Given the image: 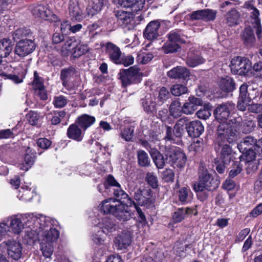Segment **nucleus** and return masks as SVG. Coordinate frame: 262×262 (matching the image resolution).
<instances>
[{"label":"nucleus","instance_id":"nucleus-23","mask_svg":"<svg viewBox=\"0 0 262 262\" xmlns=\"http://www.w3.org/2000/svg\"><path fill=\"white\" fill-rule=\"evenodd\" d=\"M67 135L69 139L78 142L82 141L83 137L81 129L76 123L72 124L69 126Z\"/></svg>","mask_w":262,"mask_h":262},{"label":"nucleus","instance_id":"nucleus-7","mask_svg":"<svg viewBox=\"0 0 262 262\" xmlns=\"http://www.w3.org/2000/svg\"><path fill=\"white\" fill-rule=\"evenodd\" d=\"M119 76L122 84L124 86L134 83L139 82L142 78V74L140 72V69L136 66L121 71L119 73Z\"/></svg>","mask_w":262,"mask_h":262},{"label":"nucleus","instance_id":"nucleus-2","mask_svg":"<svg viewBox=\"0 0 262 262\" xmlns=\"http://www.w3.org/2000/svg\"><path fill=\"white\" fill-rule=\"evenodd\" d=\"M119 200L109 198L104 200L100 206L101 210L105 213H112L118 220L125 222L129 220L132 213L128 207Z\"/></svg>","mask_w":262,"mask_h":262},{"label":"nucleus","instance_id":"nucleus-9","mask_svg":"<svg viewBox=\"0 0 262 262\" xmlns=\"http://www.w3.org/2000/svg\"><path fill=\"white\" fill-rule=\"evenodd\" d=\"M36 48V45L31 39H22L16 45L14 52L20 57H24L32 53Z\"/></svg>","mask_w":262,"mask_h":262},{"label":"nucleus","instance_id":"nucleus-30","mask_svg":"<svg viewBox=\"0 0 262 262\" xmlns=\"http://www.w3.org/2000/svg\"><path fill=\"white\" fill-rule=\"evenodd\" d=\"M220 88L224 91L230 92L233 91L235 88V82L231 77L226 76L222 77L219 82Z\"/></svg>","mask_w":262,"mask_h":262},{"label":"nucleus","instance_id":"nucleus-46","mask_svg":"<svg viewBox=\"0 0 262 262\" xmlns=\"http://www.w3.org/2000/svg\"><path fill=\"white\" fill-rule=\"evenodd\" d=\"M114 190V195L118 198V199H127V204L129 205V206H131L132 205V203L134 204V201L132 200V199L129 197L126 192L123 190L121 186L116 187Z\"/></svg>","mask_w":262,"mask_h":262},{"label":"nucleus","instance_id":"nucleus-17","mask_svg":"<svg viewBox=\"0 0 262 262\" xmlns=\"http://www.w3.org/2000/svg\"><path fill=\"white\" fill-rule=\"evenodd\" d=\"M132 243V237L129 232H123L118 234L114 241L115 246L118 250L127 248Z\"/></svg>","mask_w":262,"mask_h":262},{"label":"nucleus","instance_id":"nucleus-31","mask_svg":"<svg viewBox=\"0 0 262 262\" xmlns=\"http://www.w3.org/2000/svg\"><path fill=\"white\" fill-rule=\"evenodd\" d=\"M149 152L156 167L158 169L164 167L165 162L163 156L155 148H150Z\"/></svg>","mask_w":262,"mask_h":262},{"label":"nucleus","instance_id":"nucleus-53","mask_svg":"<svg viewBox=\"0 0 262 262\" xmlns=\"http://www.w3.org/2000/svg\"><path fill=\"white\" fill-rule=\"evenodd\" d=\"M180 48L179 44L169 41L165 43L162 47V50L165 53H170L177 52Z\"/></svg>","mask_w":262,"mask_h":262},{"label":"nucleus","instance_id":"nucleus-49","mask_svg":"<svg viewBox=\"0 0 262 262\" xmlns=\"http://www.w3.org/2000/svg\"><path fill=\"white\" fill-rule=\"evenodd\" d=\"M170 91L171 94L173 96H180L187 93L188 89L186 86L183 84H176L171 87Z\"/></svg>","mask_w":262,"mask_h":262},{"label":"nucleus","instance_id":"nucleus-25","mask_svg":"<svg viewBox=\"0 0 262 262\" xmlns=\"http://www.w3.org/2000/svg\"><path fill=\"white\" fill-rule=\"evenodd\" d=\"M98 227L101 229L100 231L105 235L113 232L116 229V226L114 221L107 217L102 219L98 224Z\"/></svg>","mask_w":262,"mask_h":262},{"label":"nucleus","instance_id":"nucleus-4","mask_svg":"<svg viewBox=\"0 0 262 262\" xmlns=\"http://www.w3.org/2000/svg\"><path fill=\"white\" fill-rule=\"evenodd\" d=\"M243 8L246 10L249 15V23L252 26L253 29L255 30L258 39H261L262 27L260 12L255 6V2L252 0L246 2L244 4Z\"/></svg>","mask_w":262,"mask_h":262},{"label":"nucleus","instance_id":"nucleus-16","mask_svg":"<svg viewBox=\"0 0 262 262\" xmlns=\"http://www.w3.org/2000/svg\"><path fill=\"white\" fill-rule=\"evenodd\" d=\"M105 53L110 59L116 64L121 63V52L119 47L111 42H107L105 45Z\"/></svg>","mask_w":262,"mask_h":262},{"label":"nucleus","instance_id":"nucleus-56","mask_svg":"<svg viewBox=\"0 0 262 262\" xmlns=\"http://www.w3.org/2000/svg\"><path fill=\"white\" fill-rule=\"evenodd\" d=\"M66 114L67 113L64 111L55 112L54 116L51 120L52 124L57 125L60 123L62 119L66 117Z\"/></svg>","mask_w":262,"mask_h":262},{"label":"nucleus","instance_id":"nucleus-5","mask_svg":"<svg viewBox=\"0 0 262 262\" xmlns=\"http://www.w3.org/2000/svg\"><path fill=\"white\" fill-rule=\"evenodd\" d=\"M199 174V181L193 186L196 192H201L205 190L210 191L216 187L212 176L203 165L200 166Z\"/></svg>","mask_w":262,"mask_h":262},{"label":"nucleus","instance_id":"nucleus-54","mask_svg":"<svg viewBox=\"0 0 262 262\" xmlns=\"http://www.w3.org/2000/svg\"><path fill=\"white\" fill-rule=\"evenodd\" d=\"M67 99L62 95L55 96L53 101V104L56 108L63 107L67 105Z\"/></svg>","mask_w":262,"mask_h":262},{"label":"nucleus","instance_id":"nucleus-34","mask_svg":"<svg viewBox=\"0 0 262 262\" xmlns=\"http://www.w3.org/2000/svg\"><path fill=\"white\" fill-rule=\"evenodd\" d=\"M12 50V42L10 39L4 38L0 41V57L1 58L7 57Z\"/></svg>","mask_w":262,"mask_h":262},{"label":"nucleus","instance_id":"nucleus-59","mask_svg":"<svg viewBox=\"0 0 262 262\" xmlns=\"http://www.w3.org/2000/svg\"><path fill=\"white\" fill-rule=\"evenodd\" d=\"M35 154L34 151L30 147H28L26 150V154L25 156V162L26 164L31 165L34 162Z\"/></svg>","mask_w":262,"mask_h":262},{"label":"nucleus","instance_id":"nucleus-52","mask_svg":"<svg viewBox=\"0 0 262 262\" xmlns=\"http://www.w3.org/2000/svg\"><path fill=\"white\" fill-rule=\"evenodd\" d=\"M76 45V41L71 39L67 40L61 48V54L63 56H67L71 54L72 48Z\"/></svg>","mask_w":262,"mask_h":262},{"label":"nucleus","instance_id":"nucleus-45","mask_svg":"<svg viewBox=\"0 0 262 262\" xmlns=\"http://www.w3.org/2000/svg\"><path fill=\"white\" fill-rule=\"evenodd\" d=\"M192 198V192L190 189L187 187L181 188L179 191V198L181 202L187 203Z\"/></svg>","mask_w":262,"mask_h":262},{"label":"nucleus","instance_id":"nucleus-19","mask_svg":"<svg viewBox=\"0 0 262 262\" xmlns=\"http://www.w3.org/2000/svg\"><path fill=\"white\" fill-rule=\"evenodd\" d=\"M202 100L194 96L189 97L188 100L182 106V112L186 115H191L197 109L199 105H202Z\"/></svg>","mask_w":262,"mask_h":262},{"label":"nucleus","instance_id":"nucleus-24","mask_svg":"<svg viewBox=\"0 0 262 262\" xmlns=\"http://www.w3.org/2000/svg\"><path fill=\"white\" fill-rule=\"evenodd\" d=\"M252 28L253 27L251 25L246 26L242 34V38L244 43L248 47L253 46L255 40V37Z\"/></svg>","mask_w":262,"mask_h":262},{"label":"nucleus","instance_id":"nucleus-35","mask_svg":"<svg viewBox=\"0 0 262 262\" xmlns=\"http://www.w3.org/2000/svg\"><path fill=\"white\" fill-rule=\"evenodd\" d=\"M88 51L89 48L86 44L81 42L77 43L76 42V45H74V47L72 48L71 55L74 58H79L86 53Z\"/></svg>","mask_w":262,"mask_h":262},{"label":"nucleus","instance_id":"nucleus-64","mask_svg":"<svg viewBox=\"0 0 262 262\" xmlns=\"http://www.w3.org/2000/svg\"><path fill=\"white\" fill-rule=\"evenodd\" d=\"M29 123L32 125L37 124L39 118V115L35 112H30L27 115Z\"/></svg>","mask_w":262,"mask_h":262},{"label":"nucleus","instance_id":"nucleus-22","mask_svg":"<svg viewBox=\"0 0 262 262\" xmlns=\"http://www.w3.org/2000/svg\"><path fill=\"white\" fill-rule=\"evenodd\" d=\"M189 71L184 67L178 66L167 72V75L173 79H186L189 76Z\"/></svg>","mask_w":262,"mask_h":262},{"label":"nucleus","instance_id":"nucleus-20","mask_svg":"<svg viewBox=\"0 0 262 262\" xmlns=\"http://www.w3.org/2000/svg\"><path fill=\"white\" fill-rule=\"evenodd\" d=\"M160 26L158 21H152L150 22L144 32L145 37L148 40H153L159 36L158 30Z\"/></svg>","mask_w":262,"mask_h":262},{"label":"nucleus","instance_id":"nucleus-13","mask_svg":"<svg viewBox=\"0 0 262 262\" xmlns=\"http://www.w3.org/2000/svg\"><path fill=\"white\" fill-rule=\"evenodd\" d=\"M252 99L248 94V85L243 83L239 88V96L237 105L239 110L244 111L249 107Z\"/></svg>","mask_w":262,"mask_h":262},{"label":"nucleus","instance_id":"nucleus-57","mask_svg":"<svg viewBox=\"0 0 262 262\" xmlns=\"http://www.w3.org/2000/svg\"><path fill=\"white\" fill-rule=\"evenodd\" d=\"M242 171V165L239 162H233L231 169L230 170L229 176L233 178Z\"/></svg>","mask_w":262,"mask_h":262},{"label":"nucleus","instance_id":"nucleus-37","mask_svg":"<svg viewBox=\"0 0 262 262\" xmlns=\"http://www.w3.org/2000/svg\"><path fill=\"white\" fill-rule=\"evenodd\" d=\"M220 156L223 163H228L231 160L233 157L231 147L227 144L221 146Z\"/></svg>","mask_w":262,"mask_h":262},{"label":"nucleus","instance_id":"nucleus-18","mask_svg":"<svg viewBox=\"0 0 262 262\" xmlns=\"http://www.w3.org/2000/svg\"><path fill=\"white\" fill-rule=\"evenodd\" d=\"M69 10L70 16L72 20L80 21L85 17L84 14L76 0L70 1Z\"/></svg>","mask_w":262,"mask_h":262},{"label":"nucleus","instance_id":"nucleus-58","mask_svg":"<svg viewBox=\"0 0 262 262\" xmlns=\"http://www.w3.org/2000/svg\"><path fill=\"white\" fill-rule=\"evenodd\" d=\"M203 15L204 20H213L216 17V11L209 9H203Z\"/></svg>","mask_w":262,"mask_h":262},{"label":"nucleus","instance_id":"nucleus-50","mask_svg":"<svg viewBox=\"0 0 262 262\" xmlns=\"http://www.w3.org/2000/svg\"><path fill=\"white\" fill-rule=\"evenodd\" d=\"M189 245L187 244H183L181 241L177 242L174 246V251L176 254L180 257L185 256V251L186 248L188 247Z\"/></svg>","mask_w":262,"mask_h":262},{"label":"nucleus","instance_id":"nucleus-62","mask_svg":"<svg viewBox=\"0 0 262 262\" xmlns=\"http://www.w3.org/2000/svg\"><path fill=\"white\" fill-rule=\"evenodd\" d=\"M258 165V162L257 160L245 161L246 170L248 173L256 171Z\"/></svg>","mask_w":262,"mask_h":262},{"label":"nucleus","instance_id":"nucleus-39","mask_svg":"<svg viewBox=\"0 0 262 262\" xmlns=\"http://www.w3.org/2000/svg\"><path fill=\"white\" fill-rule=\"evenodd\" d=\"M102 7V3L99 0L95 2L91 1L86 7V11L89 16H93L97 14Z\"/></svg>","mask_w":262,"mask_h":262},{"label":"nucleus","instance_id":"nucleus-48","mask_svg":"<svg viewBox=\"0 0 262 262\" xmlns=\"http://www.w3.org/2000/svg\"><path fill=\"white\" fill-rule=\"evenodd\" d=\"M75 72V69L73 67L63 69L60 72V78L63 82L67 81L74 76Z\"/></svg>","mask_w":262,"mask_h":262},{"label":"nucleus","instance_id":"nucleus-63","mask_svg":"<svg viewBox=\"0 0 262 262\" xmlns=\"http://www.w3.org/2000/svg\"><path fill=\"white\" fill-rule=\"evenodd\" d=\"M34 79L33 81V84L36 91L44 88L42 79L38 76L37 72H34Z\"/></svg>","mask_w":262,"mask_h":262},{"label":"nucleus","instance_id":"nucleus-10","mask_svg":"<svg viewBox=\"0 0 262 262\" xmlns=\"http://www.w3.org/2000/svg\"><path fill=\"white\" fill-rule=\"evenodd\" d=\"M234 108L235 105L231 102L220 104L214 111L215 119L219 122L228 123L227 119Z\"/></svg>","mask_w":262,"mask_h":262},{"label":"nucleus","instance_id":"nucleus-38","mask_svg":"<svg viewBox=\"0 0 262 262\" xmlns=\"http://www.w3.org/2000/svg\"><path fill=\"white\" fill-rule=\"evenodd\" d=\"M192 210L188 208H179L172 215V220L174 223L181 222L186 216L191 213Z\"/></svg>","mask_w":262,"mask_h":262},{"label":"nucleus","instance_id":"nucleus-47","mask_svg":"<svg viewBox=\"0 0 262 262\" xmlns=\"http://www.w3.org/2000/svg\"><path fill=\"white\" fill-rule=\"evenodd\" d=\"M168 40L173 42L174 43H182L184 41V39L180 31L174 30L170 31L167 35Z\"/></svg>","mask_w":262,"mask_h":262},{"label":"nucleus","instance_id":"nucleus-11","mask_svg":"<svg viewBox=\"0 0 262 262\" xmlns=\"http://www.w3.org/2000/svg\"><path fill=\"white\" fill-rule=\"evenodd\" d=\"M1 245L7 247L8 255L13 259L18 260L21 257L23 248L19 242L14 239H9L2 243Z\"/></svg>","mask_w":262,"mask_h":262},{"label":"nucleus","instance_id":"nucleus-43","mask_svg":"<svg viewBox=\"0 0 262 262\" xmlns=\"http://www.w3.org/2000/svg\"><path fill=\"white\" fill-rule=\"evenodd\" d=\"M30 33V30L25 27H20L15 29L12 33L13 39L14 41L22 40L23 38L27 37Z\"/></svg>","mask_w":262,"mask_h":262},{"label":"nucleus","instance_id":"nucleus-51","mask_svg":"<svg viewBox=\"0 0 262 262\" xmlns=\"http://www.w3.org/2000/svg\"><path fill=\"white\" fill-rule=\"evenodd\" d=\"M142 190L138 189L134 193V199L138 205L144 206L149 202V198L144 196L142 194Z\"/></svg>","mask_w":262,"mask_h":262},{"label":"nucleus","instance_id":"nucleus-1","mask_svg":"<svg viewBox=\"0 0 262 262\" xmlns=\"http://www.w3.org/2000/svg\"><path fill=\"white\" fill-rule=\"evenodd\" d=\"M36 224L39 225L40 250L45 258H50L53 252V244L59 236V231L53 228H49L50 222L44 216L37 219Z\"/></svg>","mask_w":262,"mask_h":262},{"label":"nucleus","instance_id":"nucleus-33","mask_svg":"<svg viewBox=\"0 0 262 262\" xmlns=\"http://www.w3.org/2000/svg\"><path fill=\"white\" fill-rule=\"evenodd\" d=\"M188 119L187 117L180 118L174 126L173 132L176 137H181L185 133V128L186 126Z\"/></svg>","mask_w":262,"mask_h":262},{"label":"nucleus","instance_id":"nucleus-41","mask_svg":"<svg viewBox=\"0 0 262 262\" xmlns=\"http://www.w3.org/2000/svg\"><path fill=\"white\" fill-rule=\"evenodd\" d=\"M134 133V126L128 125L121 130L119 137L126 141L132 140Z\"/></svg>","mask_w":262,"mask_h":262},{"label":"nucleus","instance_id":"nucleus-27","mask_svg":"<svg viewBox=\"0 0 262 262\" xmlns=\"http://www.w3.org/2000/svg\"><path fill=\"white\" fill-rule=\"evenodd\" d=\"M95 122V118L88 114H83L79 116L76 121L77 123L84 130L90 127Z\"/></svg>","mask_w":262,"mask_h":262},{"label":"nucleus","instance_id":"nucleus-14","mask_svg":"<svg viewBox=\"0 0 262 262\" xmlns=\"http://www.w3.org/2000/svg\"><path fill=\"white\" fill-rule=\"evenodd\" d=\"M7 222L9 232L15 234H19L24 228V224L18 215H12L8 217Z\"/></svg>","mask_w":262,"mask_h":262},{"label":"nucleus","instance_id":"nucleus-12","mask_svg":"<svg viewBox=\"0 0 262 262\" xmlns=\"http://www.w3.org/2000/svg\"><path fill=\"white\" fill-rule=\"evenodd\" d=\"M31 12L33 15L47 20H54L55 15L44 5H37L31 9Z\"/></svg>","mask_w":262,"mask_h":262},{"label":"nucleus","instance_id":"nucleus-15","mask_svg":"<svg viewBox=\"0 0 262 262\" xmlns=\"http://www.w3.org/2000/svg\"><path fill=\"white\" fill-rule=\"evenodd\" d=\"M188 135L192 138L199 137L204 132V126L198 120L188 121L185 127Z\"/></svg>","mask_w":262,"mask_h":262},{"label":"nucleus","instance_id":"nucleus-40","mask_svg":"<svg viewBox=\"0 0 262 262\" xmlns=\"http://www.w3.org/2000/svg\"><path fill=\"white\" fill-rule=\"evenodd\" d=\"M205 59L198 54L190 53L188 55L187 64L191 67H195L199 64L204 63Z\"/></svg>","mask_w":262,"mask_h":262},{"label":"nucleus","instance_id":"nucleus-42","mask_svg":"<svg viewBox=\"0 0 262 262\" xmlns=\"http://www.w3.org/2000/svg\"><path fill=\"white\" fill-rule=\"evenodd\" d=\"M138 163L141 167H148L150 165V160L147 154L143 150L137 151Z\"/></svg>","mask_w":262,"mask_h":262},{"label":"nucleus","instance_id":"nucleus-61","mask_svg":"<svg viewBox=\"0 0 262 262\" xmlns=\"http://www.w3.org/2000/svg\"><path fill=\"white\" fill-rule=\"evenodd\" d=\"M8 224L5 222L0 223V241L9 235Z\"/></svg>","mask_w":262,"mask_h":262},{"label":"nucleus","instance_id":"nucleus-32","mask_svg":"<svg viewBox=\"0 0 262 262\" xmlns=\"http://www.w3.org/2000/svg\"><path fill=\"white\" fill-rule=\"evenodd\" d=\"M39 230L36 232L35 230L28 229L26 231L25 234L23 236V242L28 245H33L36 241L39 240Z\"/></svg>","mask_w":262,"mask_h":262},{"label":"nucleus","instance_id":"nucleus-21","mask_svg":"<svg viewBox=\"0 0 262 262\" xmlns=\"http://www.w3.org/2000/svg\"><path fill=\"white\" fill-rule=\"evenodd\" d=\"M257 140L251 136L245 137L242 141L237 145V148L241 152L249 149H255L257 146Z\"/></svg>","mask_w":262,"mask_h":262},{"label":"nucleus","instance_id":"nucleus-3","mask_svg":"<svg viewBox=\"0 0 262 262\" xmlns=\"http://www.w3.org/2000/svg\"><path fill=\"white\" fill-rule=\"evenodd\" d=\"M238 119L241 120L239 118ZM237 122L238 125L240 120H237ZM237 125L236 123L234 125H231L229 123H222L218 126L216 141L219 146L222 142L233 143L239 139V133L236 128Z\"/></svg>","mask_w":262,"mask_h":262},{"label":"nucleus","instance_id":"nucleus-6","mask_svg":"<svg viewBox=\"0 0 262 262\" xmlns=\"http://www.w3.org/2000/svg\"><path fill=\"white\" fill-rule=\"evenodd\" d=\"M164 154L166 160L171 163L173 167H183L186 163V157L180 149L174 146H166Z\"/></svg>","mask_w":262,"mask_h":262},{"label":"nucleus","instance_id":"nucleus-44","mask_svg":"<svg viewBox=\"0 0 262 262\" xmlns=\"http://www.w3.org/2000/svg\"><path fill=\"white\" fill-rule=\"evenodd\" d=\"M182 106L179 101L172 102L169 106V113L171 116L174 118L180 117L182 114Z\"/></svg>","mask_w":262,"mask_h":262},{"label":"nucleus","instance_id":"nucleus-60","mask_svg":"<svg viewBox=\"0 0 262 262\" xmlns=\"http://www.w3.org/2000/svg\"><path fill=\"white\" fill-rule=\"evenodd\" d=\"M169 97V93L168 90L165 87L161 88L159 91L158 101L163 103Z\"/></svg>","mask_w":262,"mask_h":262},{"label":"nucleus","instance_id":"nucleus-8","mask_svg":"<svg viewBox=\"0 0 262 262\" xmlns=\"http://www.w3.org/2000/svg\"><path fill=\"white\" fill-rule=\"evenodd\" d=\"M230 67L233 74L244 75L248 72L251 65L249 60L241 57H235L231 61Z\"/></svg>","mask_w":262,"mask_h":262},{"label":"nucleus","instance_id":"nucleus-28","mask_svg":"<svg viewBox=\"0 0 262 262\" xmlns=\"http://www.w3.org/2000/svg\"><path fill=\"white\" fill-rule=\"evenodd\" d=\"M34 189L29 185H23L18 190L17 198L24 201H30L33 196Z\"/></svg>","mask_w":262,"mask_h":262},{"label":"nucleus","instance_id":"nucleus-26","mask_svg":"<svg viewBox=\"0 0 262 262\" xmlns=\"http://www.w3.org/2000/svg\"><path fill=\"white\" fill-rule=\"evenodd\" d=\"M225 23L230 27L238 25L240 23V14L235 9H232L225 16Z\"/></svg>","mask_w":262,"mask_h":262},{"label":"nucleus","instance_id":"nucleus-36","mask_svg":"<svg viewBox=\"0 0 262 262\" xmlns=\"http://www.w3.org/2000/svg\"><path fill=\"white\" fill-rule=\"evenodd\" d=\"M115 15L117 18L118 23L122 26L128 24L132 20V14L122 10L117 11Z\"/></svg>","mask_w":262,"mask_h":262},{"label":"nucleus","instance_id":"nucleus-29","mask_svg":"<svg viewBox=\"0 0 262 262\" xmlns=\"http://www.w3.org/2000/svg\"><path fill=\"white\" fill-rule=\"evenodd\" d=\"M156 98L154 96L148 95L142 99V104L144 110L147 113H154L156 111Z\"/></svg>","mask_w":262,"mask_h":262},{"label":"nucleus","instance_id":"nucleus-55","mask_svg":"<svg viewBox=\"0 0 262 262\" xmlns=\"http://www.w3.org/2000/svg\"><path fill=\"white\" fill-rule=\"evenodd\" d=\"M145 180L152 188H156L158 186V178L154 172H147L145 177Z\"/></svg>","mask_w":262,"mask_h":262}]
</instances>
